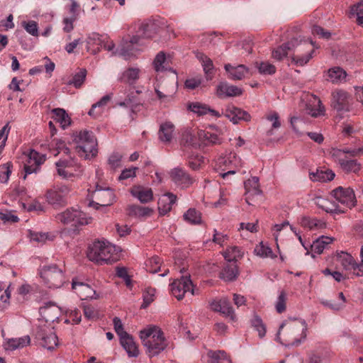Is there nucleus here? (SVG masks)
Here are the masks:
<instances>
[{
    "instance_id": "obj_1",
    "label": "nucleus",
    "mask_w": 363,
    "mask_h": 363,
    "mask_svg": "<svg viewBox=\"0 0 363 363\" xmlns=\"http://www.w3.org/2000/svg\"><path fill=\"white\" fill-rule=\"evenodd\" d=\"M294 52L291 62L296 66H304L313 57L314 48L312 42L302 41L298 38H293L288 43L281 45L272 52V57L281 60L287 56L289 51Z\"/></svg>"
},
{
    "instance_id": "obj_2",
    "label": "nucleus",
    "mask_w": 363,
    "mask_h": 363,
    "mask_svg": "<svg viewBox=\"0 0 363 363\" xmlns=\"http://www.w3.org/2000/svg\"><path fill=\"white\" fill-rule=\"evenodd\" d=\"M306 324L298 319L286 320L281 323L277 340L285 345H298L306 337Z\"/></svg>"
},
{
    "instance_id": "obj_3",
    "label": "nucleus",
    "mask_w": 363,
    "mask_h": 363,
    "mask_svg": "<svg viewBox=\"0 0 363 363\" xmlns=\"http://www.w3.org/2000/svg\"><path fill=\"white\" fill-rule=\"evenodd\" d=\"M140 338L150 357L160 354L168 345L164 333L156 325H148L141 330Z\"/></svg>"
},
{
    "instance_id": "obj_4",
    "label": "nucleus",
    "mask_w": 363,
    "mask_h": 363,
    "mask_svg": "<svg viewBox=\"0 0 363 363\" xmlns=\"http://www.w3.org/2000/svg\"><path fill=\"white\" fill-rule=\"evenodd\" d=\"M87 257L99 264H112L118 260V249L106 240H96L89 246Z\"/></svg>"
},
{
    "instance_id": "obj_5",
    "label": "nucleus",
    "mask_w": 363,
    "mask_h": 363,
    "mask_svg": "<svg viewBox=\"0 0 363 363\" xmlns=\"http://www.w3.org/2000/svg\"><path fill=\"white\" fill-rule=\"evenodd\" d=\"M157 31V25L154 21H147L140 23L138 30V35L133 36L129 42H125L119 50H117L113 52V54L121 55L125 60H128L130 57L129 52L133 50V48L130 47L139 43L140 35H142L144 38H152Z\"/></svg>"
},
{
    "instance_id": "obj_6",
    "label": "nucleus",
    "mask_w": 363,
    "mask_h": 363,
    "mask_svg": "<svg viewBox=\"0 0 363 363\" xmlns=\"http://www.w3.org/2000/svg\"><path fill=\"white\" fill-rule=\"evenodd\" d=\"M39 274L44 284L50 289L60 288L65 281V272L57 264L43 265Z\"/></svg>"
},
{
    "instance_id": "obj_7",
    "label": "nucleus",
    "mask_w": 363,
    "mask_h": 363,
    "mask_svg": "<svg viewBox=\"0 0 363 363\" xmlns=\"http://www.w3.org/2000/svg\"><path fill=\"white\" fill-rule=\"evenodd\" d=\"M360 152V149L358 150H340L333 149L331 151V155L333 160L338 162L343 171L349 173H357L360 169L361 165L357 162L356 160L349 159L347 155L351 157H354Z\"/></svg>"
},
{
    "instance_id": "obj_8",
    "label": "nucleus",
    "mask_w": 363,
    "mask_h": 363,
    "mask_svg": "<svg viewBox=\"0 0 363 363\" xmlns=\"http://www.w3.org/2000/svg\"><path fill=\"white\" fill-rule=\"evenodd\" d=\"M74 140L77 143L76 148L80 156L87 157L97 153V142L92 132L81 130L76 135Z\"/></svg>"
},
{
    "instance_id": "obj_9",
    "label": "nucleus",
    "mask_w": 363,
    "mask_h": 363,
    "mask_svg": "<svg viewBox=\"0 0 363 363\" xmlns=\"http://www.w3.org/2000/svg\"><path fill=\"white\" fill-rule=\"evenodd\" d=\"M242 167V162L235 153L220 157L216 162V169L223 179L235 174Z\"/></svg>"
},
{
    "instance_id": "obj_10",
    "label": "nucleus",
    "mask_w": 363,
    "mask_h": 363,
    "mask_svg": "<svg viewBox=\"0 0 363 363\" xmlns=\"http://www.w3.org/2000/svg\"><path fill=\"white\" fill-rule=\"evenodd\" d=\"M71 192L69 185L60 184L49 189L45 197L48 203L55 208L62 207L67 203V199Z\"/></svg>"
},
{
    "instance_id": "obj_11",
    "label": "nucleus",
    "mask_w": 363,
    "mask_h": 363,
    "mask_svg": "<svg viewBox=\"0 0 363 363\" xmlns=\"http://www.w3.org/2000/svg\"><path fill=\"white\" fill-rule=\"evenodd\" d=\"M56 219L64 225H71L77 227L89 223L91 218H87L86 214L73 208H69L65 211L57 214Z\"/></svg>"
},
{
    "instance_id": "obj_12",
    "label": "nucleus",
    "mask_w": 363,
    "mask_h": 363,
    "mask_svg": "<svg viewBox=\"0 0 363 363\" xmlns=\"http://www.w3.org/2000/svg\"><path fill=\"white\" fill-rule=\"evenodd\" d=\"M93 197L96 201H91L89 203L90 206H93L96 209L99 206H108L113 204L115 195L111 189L109 187H103L99 184L96 185V189L93 192Z\"/></svg>"
},
{
    "instance_id": "obj_13",
    "label": "nucleus",
    "mask_w": 363,
    "mask_h": 363,
    "mask_svg": "<svg viewBox=\"0 0 363 363\" xmlns=\"http://www.w3.org/2000/svg\"><path fill=\"white\" fill-rule=\"evenodd\" d=\"M331 194L335 201L345 208V211L347 208H351L355 206L356 198L352 189L339 186L333 190Z\"/></svg>"
},
{
    "instance_id": "obj_14",
    "label": "nucleus",
    "mask_w": 363,
    "mask_h": 363,
    "mask_svg": "<svg viewBox=\"0 0 363 363\" xmlns=\"http://www.w3.org/2000/svg\"><path fill=\"white\" fill-rule=\"evenodd\" d=\"M24 171L25 174L23 179H26L28 174L37 172L40 167L43 164L45 160V155H41L34 150H30L28 153H25Z\"/></svg>"
},
{
    "instance_id": "obj_15",
    "label": "nucleus",
    "mask_w": 363,
    "mask_h": 363,
    "mask_svg": "<svg viewBox=\"0 0 363 363\" xmlns=\"http://www.w3.org/2000/svg\"><path fill=\"white\" fill-rule=\"evenodd\" d=\"M57 174L63 179H69L79 171L80 165L70 156L60 159L55 163Z\"/></svg>"
},
{
    "instance_id": "obj_16",
    "label": "nucleus",
    "mask_w": 363,
    "mask_h": 363,
    "mask_svg": "<svg viewBox=\"0 0 363 363\" xmlns=\"http://www.w3.org/2000/svg\"><path fill=\"white\" fill-rule=\"evenodd\" d=\"M172 294L178 300L184 298L185 294L190 291L192 295L195 294L194 286L190 277H182L171 284Z\"/></svg>"
},
{
    "instance_id": "obj_17",
    "label": "nucleus",
    "mask_w": 363,
    "mask_h": 363,
    "mask_svg": "<svg viewBox=\"0 0 363 363\" xmlns=\"http://www.w3.org/2000/svg\"><path fill=\"white\" fill-rule=\"evenodd\" d=\"M245 201L249 205H255L257 198L261 196L262 191L260 189L259 178L252 177L245 182Z\"/></svg>"
},
{
    "instance_id": "obj_18",
    "label": "nucleus",
    "mask_w": 363,
    "mask_h": 363,
    "mask_svg": "<svg viewBox=\"0 0 363 363\" xmlns=\"http://www.w3.org/2000/svg\"><path fill=\"white\" fill-rule=\"evenodd\" d=\"M349 94L341 89H337L332 93L331 106L337 112L345 113L350 111Z\"/></svg>"
},
{
    "instance_id": "obj_19",
    "label": "nucleus",
    "mask_w": 363,
    "mask_h": 363,
    "mask_svg": "<svg viewBox=\"0 0 363 363\" xmlns=\"http://www.w3.org/2000/svg\"><path fill=\"white\" fill-rule=\"evenodd\" d=\"M223 115L234 124L238 123L240 121L248 122L251 120V116L248 112L234 106H228L225 109Z\"/></svg>"
},
{
    "instance_id": "obj_20",
    "label": "nucleus",
    "mask_w": 363,
    "mask_h": 363,
    "mask_svg": "<svg viewBox=\"0 0 363 363\" xmlns=\"http://www.w3.org/2000/svg\"><path fill=\"white\" fill-rule=\"evenodd\" d=\"M72 288L82 300L96 298V291L89 284L78 281L77 279H72Z\"/></svg>"
},
{
    "instance_id": "obj_21",
    "label": "nucleus",
    "mask_w": 363,
    "mask_h": 363,
    "mask_svg": "<svg viewBox=\"0 0 363 363\" xmlns=\"http://www.w3.org/2000/svg\"><path fill=\"white\" fill-rule=\"evenodd\" d=\"M172 181L177 185L183 188L189 187L194 182L192 178L187 172L180 168H174L170 173Z\"/></svg>"
},
{
    "instance_id": "obj_22",
    "label": "nucleus",
    "mask_w": 363,
    "mask_h": 363,
    "mask_svg": "<svg viewBox=\"0 0 363 363\" xmlns=\"http://www.w3.org/2000/svg\"><path fill=\"white\" fill-rule=\"evenodd\" d=\"M242 94V89L237 86L230 85L227 82L219 83L216 88V94L220 99L238 96Z\"/></svg>"
},
{
    "instance_id": "obj_23",
    "label": "nucleus",
    "mask_w": 363,
    "mask_h": 363,
    "mask_svg": "<svg viewBox=\"0 0 363 363\" xmlns=\"http://www.w3.org/2000/svg\"><path fill=\"white\" fill-rule=\"evenodd\" d=\"M38 337L42 340L43 347L52 350L58 345L57 337L55 333L49 328L42 330L38 333Z\"/></svg>"
},
{
    "instance_id": "obj_24",
    "label": "nucleus",
    "mask_w": 363,
    "mask_h": 363,
    "mask_svg": "<svg viewBox=\"0 0 363 363\" xmlns=\"http://www.w3.org/2000/svg\"><path fill=\"white\" fill-rule=\"evenodd\" d=\"M187 108L190 111L194 112L199 116L206 115L207 113H210L211 116L216 118L221 116V114L218 111L212 109L206 104L200 102H190L187 105Z\"/></svg>"
},
{
    "instance_id": "obj_25",
    "label": "nucleus",
    "mask_w": 363,
    "mask_h": 363,
    "mask_svg": "<svg viewBox=\"0 0 363 363\" xmlns=\"http://www.w3.org/2000/svg\"><path fill=\"white\" fill-rule=\"evenodd\" d=\"M312 97L313 100H311L306 106V111L308 114L313 118L324 116L325 113V108L320 99L315 96H313Z\"/></svg>"
},
{
    "instance_id": "obj_26",
    "label": "nucleus",
    "mask_w": 363,
    "mask_h": 363,
    "mask_svg": "<svg viewBox=\"0 0 363 363\" xmlns=\"http://www.w3.org/2000/svg\"><path fill=\"white\" fill-rule=\"evenodd\" d=\"M224 68L233 80H241L249 72V69L244 65L233 66L230 64H226Z\"/></svg>"
},
{
    "instance_id": "obj_27",
    "label": "nucleus",
    "mask_w": 363,
    "mask_h": 363,
    "mask_svg": "<svg viewBox=\"0 0 363 363\" xmlns=\"http://www.w3.org/2000/svg\"><path fill=\"white\" fill-rule=\"evenodd\" d=\"M197 137L199 142L204 145H220L223 141L222 138L217 134L203 130H199L197 131Z\"/></svg>"
},
{
    "instance_id": "obj_28",
    "label": "nucleus",
    "mask_w": 363,
    "mask_h": 363,
    "mask_svg": "<svg viewBox=\"0 0 363 363\" xmlns=\"http://www.w3.org/2000/svg\"><path fill=\"white\" fill-rule=\"evenodd\" d=\"M120 342L129 357H137L139 355L138 345L134 341L133 337L129 334L121 337V338H120Z\"/></svg>"
},
{
    "instance_id": "obj_29",
    "label": "nucleus",
    "mask_w": 363,
    "mask_h": 363,
    "mask_svg": "<svg viewBox=\"0 0 363 363\" xmlns=\"http://www.w3.org/2000/svg\"><path fill=\"white\" fill-rule=\"evenodd\" d=\"M196 56L201 62L206 79L211 80L214 74V66L213 61L203 52H197Z\"/></svg>"
},
{
    "instance_id": "obj_30",
    "label": "nucleus",
    "mask_w": 363,
    "mask_h": 363,
    "mask_svg": "<svg viewBox=\"0 0 363 363\" xmlns=\"http://www.w3.org/2000/svg\"><path fill=\"white\" fill-rule=\"evenodd\" d=\"M174 125L169 121H166L160 125L159 130V138L163 143H169L174 137Z\"/></svg>"
},
{
    "instance_id": "obj_31",
    "label": "nucleus",
    "mask_w": 363,
    "mask_h": 363,
    "mask_svg": "<svg viewBox=\"0 0 363 363\" xmlns=\"http://www.w3.org/2000/svg\"><path fill=\"white\" fill-rule=\"evenodd\" d=\"M131 194L142 203H147L152 200L153 194L151 189L143 186H134L130 190Z\"/></svg>"
},
{
    "instance_id": "obj_32",
    "label": "nucleus",
    "mask_w": 363,
    "mask_h": 363,
    "mask_svg": "<svg viewBox=\"0 0 363 363\" xmlns=\"http://www.w3.org/2000/svg\"><path fill=\"white\" fill-rule=\"evenodd\" d=\"M42 317L46 322H55L58 320L60 312V308L55 305H47L40 309Z\"/></svg>"
},
{
    "instance_id": "obj_33",
    "label": "nucleus",
    "mask_w": 363,
    "mask_h": 363,
    "mask_svg": "<svg viewBox=\"0 0 363 363\" xmlns=\"http://www.w3.org/2000/svg\"><path fill=\"white\" fill-rule=\"evenodd\" d=\"M177 196L172 193H167L159 200V211L161 214H165L170 211L172 206L175 203Z\"/></svg>"
},
{
    "instance_id": "obj_34",
    "label": "nucleus",
    "mask_w": 363,
    "mask_h": 363,
    "mask_svg": "<svg viewBox=\"0 0 363 363\" xmlns=\"http://www.w3.org/2000/svg\"><path fill=\"white\" fill-rule=\"evenodd\" d=\"M53 113L52 118L56 123H59L60 126L65 129L71 124V118L63 108H57L52 110Z\"/></svg>"
},
{
    "instance_id": "obj_35",
    "label": "nucleus",
    "mask_w": 363,
    "mask_h": 363,
    "mask_svg": "<svg viewBox=\"0 0 363 363\" xmlns=\"http://www.w3.org/2000/svg\"><path fill=\"white\" fill-rule=\"evenodd\" d=\"M346 72L339 67H334L329 69L324 75L325 79L332 83H339L346 77Z\"/></svg>"
},
{
    "instance_id": "obj_36",
    "label": "nucleus",
    "mask_w": 363,
    "mask_h": 363,
    "mask_svg": "<svg viewBox=\"0 0 363 363\" xmlns=\"http://www.w3.org/2000/svg\"><path fill=\"white\" fill-rule=\"evenodd\" d=\"M223 255L226 261L230 262H234L235 263L243 257L244 251L238 246L232 245L228 247L226 250L223 251Z\"/></svg>"
},
{
    "instance_id": "obj_37",
    "label": "nucleus",
    "mask_w": 363,
    "mask_h": 363,
    "mask_svg": "<svg viewBox=\"0 0 363 363\" xmlns=\"http://www.w3.org/2000/svg\"><path fill=\"white\" fill-rule=\"evenodd\" d=\"M208 363H231V359L223 350H209L207 353Z\"/></svg>"
},
{
    "instance_id": "obj_38",
    "label": "nucleus",
    "mask_w": 363,
    "mask_h": 363,
    "mask_svg": "<svg viewBox=\"0 0 363 363\" xmlns=\"http://www.w3.org/2000/svg\"><path fill=\"white\" fill-rule=\"evenodd\" d=\"M140 70L138 67H129L125 70L119 80L129 84H133L139 79Z\"/></svg>"
},
{
    "instance_id": "obj_39",
    "label": "nucleus",
    "mask_w": 363,
    "mask_h": 363,
    "mask_svg": "<svg viewBox=\"0 0 363 363\" xmlns=\"http://www.w3.org/2000/svg\"><path fill=\"white\" fill-rule=\"evenodd\" d=\"M30 342L29 335H25L21 337L9 339L6 343L5 348L6 350H14L23 348L28 345Z\"/></svg>"
},
{
    "instance_id": "obj_40",
    "label": "nucleus",
    "mask_w": 363,
    "mask_h": 363,
    "mask_svg": "<svg viewBox=\"0 0 363 363\" xmlns=\"http://www.w3.org/2000/svg\"><path fill=\"white\" fill-rule=\"evenodd\" d=\"M335 177V173L330 169H317L315 172L310 173V179L313 182H327Z\"/></svg>"
},
{
    "instance_id": "obj_41",
    "label": "nucleus",
    "mask_w": 363,
    "mask_h": 363,
    "mask_svg": "<svg viewBox=\"0 0 363 363\" xmlns=\"http://www.w3.org/2000/svg\"><path fill=\"white\" fill-rule=\"evenodd\" d=\"M337 261L345 270H352V268L357 267V262L352 256L345 252L337 254Z\"/></svg>"
},
{
    "instance_id": "obj_42",
    "label": "nucleus",
    "mask_w": 363,
    "mask_h": 363,
    "mask_svg": "<svg viewBox=\"0 0 363 363\" xmlns=\"http://www.w3.org/2000/svg\"><path fill=\"white\" fill-rule=\"evenodd\" d=\"M333 241V238L322 235L313 242L311 250L315 253L321 254L326 247L331 244Z\"/></svg>"
},
{
    "instance_id": "obj_43",
    "label": "nucleus",
    "mask_w": 363,
    "mask_h": 363,
    "mask_svg": "<svg viewBox=\"0 0 363 363\" xmlns=\"http://www.w3.org/2000/svg\"><path fill=\"white\" fill-rule=\"evenodd\" d=\"M238 275V268L235 263L227 264L220 272V278L225 281H233Z\"/></svg>"
},
{
    "instance_id": "obj_44",
    "label": "nucleus",
    "mask_w": 363,
    "mask_h": 363,
    "mask_svg": "<svg viewBox=\"0 0 363 363\" xmlns=\"http://www.w3.org/2000/svg\"><path fill=\"white\" fill-rule=\"evenodd\" d=\"M111 100L109 95L104 96L98 102L94 104L89 111V115L96 117L102 113V110Z\"/></svg>"
},
{
    "instance_id": "obj_45",
    "label": "nucleus",
    "mask_w": 363,
    "mask_h": 363,
    "mask_svg": "<svg viewBox=\"0 0 363 363\" xmlns=\"http://www.w3.org/2000/svg\"><path fill=\"white\" fill-rule=\"evenodd\" d=\"M118 106L130 107L133 113L140 111L141 104L136 99L135 94L133 92L131 95H128L123 101L119 102Z\"/></svg>"
},
{
    "instance_id": "obj_46",
    "label": "nucleus",
    "mask_w": 363,
    "mask_h": 363,
    "mask_svg": "<svg viewBox=\"0 0 363 363\" xmlns=\"http://www.w3.org/2000/svg\"><path fill=\"white\" fill-rule=\"evenodd\" d=\"M184 220L187 223L193 225H198L201 223V213L196 208H189L183 215Z\"/></svg>"
},
{
    "instance_id": "obj_47",
    "label": "nucleus",
    "mask_w": 363,
    "mask_h": 363,
    "mask_svg": "<svg viewBox=\"0 0 363 363\" xmlns=\"http://www.w3.org/2000/svg\"><path fill=\"white\" fill-rule=\"evenodd\" d=\"M153 210L149 207L133 205L129 207V214L137 217L150 216Z\"/></svg>"
},
{
    "instance_id": "obj_48",
    "label": "nucleus",
    "mask_w": 363,
    "mask_h": 363,
    "mask_svg": "<svg viewBox=\"0 0 363 363\" xmlns=\"http://www.w3.org/2000/svg\"><path fill=\"white\" fill-rule=\"evenodd\" d=\"M254 253L262 258L274 257L272 249L269 246L265 245L262 242L255 246Z\"/></svg>"
},
{
    "instance_id": "obj_49",
    "label": "nucleus",
    "mask_w": 363,
    "mask_h": 363,
    "mask_svg": "<svg viewBox=\"0 0 363 363\" xmlns=\"http://www.w3.org/2000/svg\"><path fill=\"white\" fill-rule=\"evenodd\" d=\"M86 76V69H80L79 71L73 76L72 79L67 82V84L73 85L75 88H79L84 83Z\"/></svg>"
},
{
    "instance_id": "obj_50",
    "label": "nucleus",
    "mask_w": 363,
    "mask_h": 363,
    "mask_svg": "<svg viewBox=\"0 0 363 363\" xmlns=\"http://www.w3.org/2000/svg\"><path fill=\"white\" fill-rule=\"evenodd\" d=\"M256 67L262 74H273L276 72V67L268 62H256Z\"/></svg>"
},
{
    "instance_id": "obj_51",
    "label": "nucleus",
    "mask_w": 363,
    "mask_h": 363,
    "mask_svg": "<svg viewBox=\"0 0 363 363\" xmlns=\"http://www.w3.org/2000/svg\"><path fill=\"white\" fill-rule=\"evenodd\" d=\"M145 265L147 272L155 274L160 269L161 259L159 257H152L146 262Z\"/></svg>"
},
{
    "instance_id": "obj_52",
    "label": "nucleus",
    "mask_w": 363,
    "mask_h": 363,
    "mask_svg": "<svg viewBox=\"0 0 363 363\" xmlns=\"http://www.w3.org/2000/svg\"><path fill=\"white\" fill-rule=\"evenodd\" d=\"M197 135L196 136L191 130H186L182 137V141L187 145L198 146L200 145V142L196 141Z\"/></svg>"
},
{
    "instance_id": "obj_53",
    "label": "nucleus",
    "mask_w": 363,
    "mask_h": 363,
    "mask_svg": "<svg viewBox=\"0 0 363 363\" xmlns=\"http://www.w3.org/2000/svg\"><path fill=\"white\" fill-rule=\"evenodd\" d=\"M220 313L223 314L225 317L229 318L233 321L236 320L234 310L227 298H224V303L222 305Z\"/></svg>"
},
{
    "instance_id": "obj_54",
    "label": "nucleus",
    "mask_w": 363,
    "mask_h": 363,
    "mask_svg": "<svg viewBox=\"0 0 363 363\" xmlns=\"http://www.w3.org/2000/svg\"><path fill=\"white\" fill-rule=\"evenodd\" d=\"M252 325L254 329L257 331L258 335L260 338H262L265 336L266 327L259 317L255 316L252 319Z\"/></svg>"
},
{
    "instance_id": "obj_55",
    "label": "nucleus",
    "mask_w": 363,
    "mask_h": 363,
    "mask_svg": "<svg viewBox=\"0 0 363 363\" xmlns=\"http://www.w3.org/2000/svg\"><path fill=\"white\" fill-rule=\"evenodd\" d=\"M156 290L153 288H147L143 293V303L142 307L146 308L155 299Z\"/></svg>"
},
{
    "instance_id": "obj_56",
    "label": "nucleus",
    "mask_w": 363,
    "mask_h": 363,
    "mask_svg": "<svg viewBox=\"0 0 363 363\" xmlns=\"http://www.w3.org/2000/svg\"><path fill=\"white\" fill-rule=\"evenodd\" d=\"M286 294L282 291L279 295L276 304L275 308L277 313H281L286 310Z\"/></svg>"
},
{
    "instance_id": "obj_57",
    "label": "nucleus",
    "mask_w": 363,
    "mask_h": 363,
    "mask_svg": "<svg viewBox=\"0 0 363 363\" xmlns=\"http://www.w3.org/2000/svg\"><path fill=\"white\" fill-rule=\"evenodd\" d=\"M22 25L25 30L33 36L37 37L38 35V23L34 21H29L28 22L23 21Z\"/></svg>"
},
{
    "instance_id": "obj_58",
    "label": "nucleus",
    "mask_w": 363,
    "mask_h": 363,
    "mask_svg": "<svg viewBox=\"0 0 363 363\" xmlns=\"http://www.w3.org/2000/svg\"><path fill=\"white\" fill-rule=\"evenodd\" d=\"M11 164L9 162L4 164L0 167V182L6 183L9 179V176L11 173Z\"/></svg>"
},
{
    "instance_id": "obj_59",
    "label": "nucleus",
    "mask_w": 363,
    "mask_h": 363,
    "mask_svg": "<svg viewBox=\"0 0 363 363\" xmlns=\"http://www.w3.org/2000/svg\"><path fill=\"white\" fill-rule=\"evenodd\" d=\"M30 238L31 240L38 242H45L48 240H52V238L48 233H36V232H30Z\"/></svg>"
},
{
    "instance_id": "obj_60",
    "label": "nucleus",
    "mask_w": 363,
    "mask_h": 363,
    "mask_svg": "<svg viewBox=\"0 0 363 363\" xmlns=\"http://www.w3.org/2000/svg\"><path fill=\"white\" fill-rule=\"evenodd\" d=\"M166 60L165 55L163 52H159L154 60V67L157 72H161L164 70L163 64Z\"/></svg>"
},
{
    "instance_id": "obj_61",
    "label": "nucleus",
    "mask_w": 363,
    "mask_h": 363,
    "mask_svg": "<svg viewBox=\"0 0 363 363\" xmlns=\"http://www.w3.org/2000/svg\"><path fill=\"white\" fill-rule=\"evenodd\" d=\"M121 155L118 153L112 154L108 160L110 168L115 170L121 167Z\"/></svg>"
},
{
    "instance_id": "obj_62",
    "label": "nucleus",
    "mask_w": 363,
    "mask_h": 363,
    "mask_svg": "<svg viewBox=\"0 0 363 363\" xmlns=\"http://www.w3.org/2000/svg\"><path fill=\"white\" fill-rule=\"evenodd\" d=\"M228 238L229 237L228 236V235L219 233L216 230H214V233L213 236V242L223 247L224 245L227 243Z\"/></svg>"
},
{
    "instance_id": "obj_63",
    "label": "nucleus",
    "mask_w": 363,
    "mask_h": 363,
    "mask_svg": "<svg viewBox=\"0 0 363 363\" xmlns=\"http://www.w3.org/2000/svg\"><path fill=\"white\" fill-rule=\"evenodd\" d=\"M52 143H53V145L55 146L57 151V153L55 154V155L60 154V153H64L66 155H69V152H70L69 149L67 147H66V145L64 141H62L61 140L55 139L52 141Z\"/></svg>"
},
{
    "instance_id": "obj_64",
    "label": "nucleus",
    "mask_w": 363,
    "mask_h": 363,
    "mask_svg": "<svg viewBox=\"0 0 363 363\" xmlns=\"http://www.w3.org/2000/svg\"><path fill=\"white\" fill-rule=\"evenodd\" d=\"M311 33L313 35H318L319 37L324 39H329L331 36V33L325 30L323 28L319 26H314L312 28Z\"/></svg>"
}]
</instances>
